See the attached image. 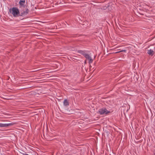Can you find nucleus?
Masks as SVG:
<instances>
[{"label":"nucleus","instance_id":"7ed1b4c3","mask_svg":"<svg viewBox=\"0 0 155 155\" xmlns=\"http://www.w3.org/2000/svg\"><path fill=\"white\" fill-rule=\"evenodd\" d=\"M99 113L101 114H107L110 113V111H108L106 108H102L99 110Z\"/></svg>","mask_w":155,"mask_h":155},{"label":"nucleus","instance_id":"1a4fd4ad","mask_svg":"<svg viewBox=\"0 0 155 155\" xmlns=\"http://www.w3.org/2000/svg\"><path fill=\"white\" fill-rule=\"evenodd\" d=\"M84 56L87 60L89 59L91 57L87 53L85 54Z\"/></svg>","mask_w":155,"mask_h":155},{"label":"nucleus","instance_id":"f03ea898","mask_svg":"<svg viewBox=\"0 0 155 155\" xmlns=\"http://www.w3.org/2000/svg\"><path fill=\"white\" fill-rule=\"evenodd\" d=\"M25 8H23L22 10H21L20 11V13L19 16H24L27 15L29 12V10L28 9L27 7Z\"/></svg>","mask_w":155,"mask_h":155},{"label":"nucleus","instance_id":"f257e3e1","mask_svg":"<svg viewBox=\"0 0 155 155\" xmlns=\"http://www.w3.org/2000/svg\"><path fill=\"white\" fill-rule=\"evenodd\" d=\"M9 12L12 14L14 17L20 16V12L18 9L16 7H13L12 8L9 9Z\"/></svg>","mask_w":155,"mask_h":155},{"label":"nucleus","instance_id":"423d86ee","mask_svg":"<svg viewBox=\"0 0 155 155\" xmlns=\"http://www.w3.org/2000/svg\"><path fill=\"white\" fill-rule=\"evenodd\" d=\"M147 54H148L149 55L152 56L154 54V52L153 50L150 49V50H148V51Z\"/></svg>","mask_w":155,"mask_h":155},{"label":"nucleus","instance_id":"f8f14e48","mask_svg":"<svg viewBox=\"0 0 155 155\" xmlns=\"http://www.w3.org/2000/svg\"><path fill=\"white\" fill-rule=\"evenodd\" d=\"M24 155H28V154H27V153H25V154H24Z\"/></svg>","mask_w":155,"mask_h":155},{"label":"nucleus","instance_id":"0eeeda50","mask_svg":"<svg viewBox=\"0 0 155 155\" xmlns=\"http://www.w3.org/2000/svg\"><path fill=\"white\" fill-rule=\"evenodd\" d=\"M77 52L78 53H80L81 54L83 55L84 56V55L86 54L84 51L81 50H78V51Z\"/></svg>","mask_w":155,"mask_h":155},{"label":"nucleus","instance_id":"9b49d317","mask_svg":"<svg viewBox=\"0 0 155 155\" xmlns=\"http://www.w3.org/2000/svg\"><path fill=\"white\" fill-rule=\"evenodd\" d=\"M88 60H89V63L90 64L92 63L93 62V60L91 58V57L89 59H88Z\"/></svg>","mask_w":155,"mask_h":155},{"label":"nucleus","instance_id":"9d476101","mask_svg":"<svg viewBox=\"0 0 155 155\" xmlns=\"http://www.w3.org/2000/svg\"><path fill=\"white\" fill-rule=\"evenodd\" d=\"M126 52V50H122L120 51H119L116 52H115V53H119L121 52Z\"/></svg>","mask_w":155,"mask_h":155},{"label":"nucleus","instance_id":"20e7f679","mask_svg":"<svg viewBox=\"0 0 155 155\" xmlns=\"http://www.w3.org/2000/svg\"><path fill=\"white\" fill-rule=\"evenodd\" d=\"M25 0H20L19 3L20 7H21L23 8H25L27 7V5H25Z\"/></svg>","mask_w":155,"mask_h":155},{"label":"nucleus","instance_id":"6e6552de","mask_svg":"<svg viewBox=\"0 0 155 155\" xmlns=\"http://www.w3.org/2000/svg\"><path fill=\"white\" fill-rule=\"evenodd\" d=\"M64 104L65 106H68L69 105V102L67 99H64Z\"/></svg>","mask_w":155,"mask_h":155},{"label":"nucleus","instance_id":"39448f33","mask_svg":"<svg viewBox=\"0 0 155 155\" xmlns=\"http://www.w3.org/2000/svg\"><path fill=\"white\" fill-rule=\"evenodd\" d=\"M14 124L13 123H11L8 124H2L0 123V127H7L12 125Z\"/></svg>","mask_w":155,"mask_h":155}]
</instances>
